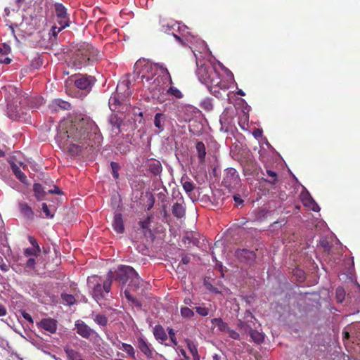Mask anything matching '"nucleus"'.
I'll list each match as a JSON object with an SVG mask.
<instances>
[{
  "instance_id": "obj_34",
  "label": "nucleus",
  "mask_w": 360,
  "mask_h": 360,
  "mask_svg": "<svg viewBox=\"0 0 360 360\" xmlns=\"http://www.w3.org/2000/svg\"><path fill=\"white\" fill-rule=\"evenodd\" d=\"M302 202L304 206L308 207L309 209L314 212H318L319 210V205L315 202V201L311 198H303Z\"/></svg>"
},
{
  "instance_id": "obj_59",
  "label": "nucleus",
  "mask_w": 360,
  "mask_h": 360,
  "mask_svg": "<svg viewBox=\"0 0 360 360\" xmlns=\"http://www.w3.org/2000/svg\"><path fill=\"white\" fill-rule=\"evenodd\" d=\"M191 261V257L187 254H182L181 255V262L184 264H188Z\"/></svg>"
},
{
  "instance_id": "obj_58",
  "label": "nucleus",
  "mask_w": 360,
  "mask_h": 360,
  "mask_svg": "<svg viewBox=\"0 0 360 360\" xmlns=\"http://www.w3.org/2000/svg\"><path fill=\"white\" fill-rule=\"evenodd\" d=\"M160 24L162 25L165 31L169 30L172 27V25H170L169 22H165V19H162L161 16H160Z\"/></svg>"
},
{
  "instance_id": "obj_27",
  "label": "nucleus",
  "mask_w": 360,
  "mask_h": 360,
  "mask_svg": "<svg viewBox=\"0 0 360 360\" xmlns=\"http://www.w3.org/2000/svg\"><path fill=\"white\" fill-rule=\"evenodd\" d=\"M11 168L15 177L22 183L27 181L26 175L20 170V167L14 162L11 163Z\"/></svg>"
},
{
  "instance_id": "obj_51",
  "label": "nucleus",
  "mask_w": 360,
  "mask_h": 360,
  "mask_svg": "<svg viewBox=\"0 0 360 360\" xmlns=\"http://www.w3.org/2000/svg\"><path fill=\"white\" fill-rule=\"evenodd\" d=\"M40 252H38L37 249L35 248H26L24 251V255L26 256V257H29V256H31V255H35V256H37L38 254Z\"/></svg>"
},
{
  "instance_id": "obj_55",
  "label": "nucleus",
  "mask_w": 360,
  "mask_h": 360,
  "mask_svg": "<svg viewBox=\"0 0 360 360\" xmlns=\"http://www.w3.org/2000/svg\"><path fill=\"white\" fill-rule=\"evenodd\" d=\"M41 209H42L43 212H44V214H46V217H49V218L53 217L54 214L51 212L46 203H44V202L42 203Z\"/></svg>"
},
{
  "instance_id": "obj_15",
  "label": "nucleus",
  "mask_w": 360,
  "mask_h": 360,
  "mask_svg": "<svg viewBox=\"0 0 360 360\" xmlns=\"http://www.w3.org/2000/svg\"><path fill=\"white\" fill-rule=\"evenodd\" d=\"M137 347L143 353L147 358H152L153 355V349L150 343L146 342L143 338L139 337L136 342Z\"/></svg>"
},
{
  "instance_id": "obj_30",
  "label": "nucleus",
  "mask_w": 360,
  "mask_h": 360,
  "mask_svg": "<svg viewBox=\"0 0 360 360\" xmlns=\"http://www.w3.org/2000/svg\"><path fill=\"white\" fill-rule=\"evenodd\" d=\"M248 333L255 343L259 344L264 341V335L257 330L252 329V326L249 329Z\"/></svg>"
},
{
  "instance_id": "obj_31",
  "label": "nucleus",
  "mask_w": 360,
  "mask_h": 360,
  "mask_svg": "<svg viewBox=\"0 0 360 360\" xmlns=\"http://www.w3.org/2000/svg\"><path fill=\"white\" fill-rule=\"evenodd\" d=\"M185 342L186 343L187 348L193 355L194 359H199L197 345L193 341L189 339H186Z\"/></svg>"
},
{
  "instance_id": "obj_33",
  "label": "nucleus",
  "mask_w": 360,
  "mask_h": 360,
  "mask_svg": "<svg viewBox=\"0 0 360 360\" xmlns=\"http://www.w3.org/2000/svg\"><path fill=\"white\" fill-rule=\"evenodd\" d=\"M302 202L304 206L308 207L309 209L314 212H318L319 210V205L315 202V201L311 198H303Z\"/></svg>"
},
{
  "instance_id": "obj_64",
  "label": "nucleus",
  "mask_w": 360,
  "mask_h": 360,
  "mask_svg": "<svg viewBox=\"0 0 360 360\" xmlns=\"http://www.w3.org/2000/svg\"><path fill=\"white\" fill-rule=\"evenodd\" d=\"M6 314V308L3 304H0V316H4Z\"/></svg>"
},
{
  "instance_id": "obj_9",
  "label": "nucleus",
  "mask_w": 360,
  "mask_h": 360,
  "mask_svg": "<svg viewBox=\"0 0 360 360\" xmlns=\"http://www.w3.org/2000/svg\"><path fill=\"white\" fill-rule=\"evenodd\" d=\"M143 84L148 89L151 93L160 91L162 79L159 75L150 77L149 75L141 76Z\"/></svg>"
},
{
  "instance_id": "obj_35",
  "label": "nucleus",
  "mask_w": 360,
  "mask_h": 360,
  "mask_svg": "<svg viewBox=\"0 0 360 360\" xmlns=\"http://www.w3.org/2000/svg\"><path fill=\"white\" fill-rule=\"evenodd\" d=\"M20 212L27 217L33 216V211L32 208L26 202H20L19 204Z\"/></svg>"
},
{
  "instance_id": "obj_22",
  "label": "nucleus",
  "mask_w": 360,
  "mask_h": 360,
  "mask_svg": "<svg viewBox=\"0 0 360 360\" xmlns=\"http://www.w3.org/2000/svg\"><path fill=\"white\" fill-rule=\"evenodd\" d=\"M236 256L240 260L247 261L253 259L255 255L252 251H250L246 249H241L236 251Z\"/></svg>"
},
{
  "instance_id": "obj_37",
  "label": "nucleus",
  "mask_w": 360,
  "mask_h": 360,
  "mask_svg": "<svg viewBox=\"0 0 360 360\" xmlns=\"http://www.w3.org/2000/svg\"><path fill=\"white\" fill-rule=\"evenodd\" d=\"M200 106L206 111H211L213 110L212 100L211 98H206L201 101Z\"/></svg>"
},
{
  "instance_id": "obj_40",
  "label": "nucleus",
  "mask_w": 360,
  "mask_h": 360,
  "mask_svg": "<svg viewBox=\"0 0 360 360\" xmlns=\"http://www.w3.org/2000/svg\"><path fill=\"white\" fill-rule=\"evenodd\" d=\"M195 315L194 311L187 307H183L181 308V316L185 319H191Z\"/></svg>"
},
{
  "instance_id": "obj_14",
  "label": "nucleus",
  "mask_w": 360,
  "mask_h": 360,
  "mask_svg": "<svg viewBox=\"0 0 360 360\" xmlns=\"http://www.w3.org/2000/svg\"><path fill=\"white\" fill-rule=\"evenodd\" d=\"M123 120L122 118L118 117L115 114H112L110 115L109 118V124H110V131L112 136H117L121 130V126L122 124Z\"/></svg>"
},
{
  "instance_id": "obj_57",
  "label": "nucleus",
  "mask_w": 360,
  "mask_h": 360,
  "mask_svg": "<svg viewBox=\"0 0 360 360\" xmlns=\"http://www.w3.org/2000/svg\"><path fill=\"white\" fill-rule=\"evenodd\" d=\"M28 240H29V242L33 245V248L37 249L38 252H41V248H40L39 245H38L37 241L36 240V239L34 237L30 236L28 237Z\"/></svg>"
},
{
  "instance_id": "obj_23",
  "label": "nucleus",
  "mask_w": 360,
  "mask_h": 360,
  "mask_svg": "<svg viewBox=\"0 0 360 360\" xmlns=\"http://www.w3.org/2000/svg\"><path fill=\"white\" fill-rule=\"evenodd\" d=\"M198 158L200 163H205L206 156V148L203 142L198 141L195 144Z\"/></svg>"
},
{
  "instance_id": "obj_1",
  "label": "nucleus",
  "mask_w": 360,
  "mask_h": 360,
  "mask_svg": "<svg viewBox=\"0 0 360 360\" xmlns=\"http://www.w3.org/2000/svg\"><path fill=\"white\" fill-rule=\"evenodd\" d=\"M103 139L96 123L88 117H75L62 122L56 136L60 146L66 148L74 155L84 149L98 146Z\"/></svg>"
},
{
  "instance_id": "obj_54",
  "label": "nucleus",
  "mask_w": 360,
  "mask_h": 360,
  "mask_svg": "<svg viewBox=\"0 0 360 360\" xmlns=\"http://www.w3.org/2000/svg\"><path fill=\"white\" fill-rule=\"evenodd\" d=\"M226 333L229 334V338L233 340H240V334L237 331L231 329V328H229V331H227Z\"/></svg>"
},
{
  "instance_id": "obj_29",
  "label": "nucleus",
  "mask_w": 360,
  "mask_h": 360,
  "mask_svg": "<svg viewBox=\"0 0 360 360\" xmlns=\"http://www.w3.org/2000/svg\"><path fill=\"white\" fill-rule=\"evenodd\" d=\"M64 350L67 355L68 360H82L83 359L79 352H77L69 347H66Z\"/></svg>"
},
{
  "instance_id": "obj_52",
  "label": "nucleus",
  "mask_w": 360,
  "mask_h": 360,
  "mask_svg": "<svg viewBox=\"0 0 360 360\" xmlns=\"http://www.w3.org/2000/svg\"><path fill=\"white\" fill-rule=\"evenodd\" d=\"M131 289H130L129 288V289H126L124 290V296L129 301V302H131L133 303H136L137 302V300L136 299L135 297H134L131 293H130V290Z\"/></svg>"
},
{
  "instance_id": "obj_13",
  "label": "nucleus",
  "mask_w": 360,
  "mask_h": 360,
  "mask_svg": "<svg viewBox=\"0 0 360 360\" xmlns=\"http://www.w3.org/2000/svg\"><path fill=\"white\" fill-rule=\"evenodd\" d=\"M37 326L50 333H55L57 330V321L51 318L42 319Z\"/></svg>"
},
{
  "instance_id": "obj_2",
  "label": "nucleus",
  "mask_w": 360,
  "mask_h": 360,
  "mask_svg": "<svg viewBox=\"0 0 360 360\" xmlns=\"http://www.w3.org/2000/svg\"><path fill=\"white\" fill-rule=\"evenodd\" d=\"M101 58V55L97 49L91 44L84 42L77 45L75 50L72 53L69 65L76 70H81L92 65Z\"/></svg>"
},
{
  "instance_id": "obj_21",
  "label": "nucleus",
  "mask_w": 360,
  "mask_h": 360,
  "mask_svg": "<svg viewBox=\"0 0 360 360\" xmlns=\"http://www.w3.org/2000/svg\"><path fill=\"white\" fill-rule=\"evenodd\" d=\"M125 98H124L123 96H121L120 95V96H117V94H115V96H111L109 99V106H110V108L111 109V110H112V111L119 110V109L117 108V106L122 105L125 101Z\"/></svg>"
},
{
  "instance_id": "obj_49",
  "label": "nucleus",
  "mask_w": 360,
  "mask_h": 360,
  "mask_svg": "<svg viewBox=\"0 0 360 360\" xmlns=\"http://www.w3.org/2000/svg\"><path fill=\"white\" fill-rule=\"evenodd\" d=\"M285 223H286V221H285V219H282L279 221H274V223H272L271 224L270 227L273 230H276V229L281 228L283 225L285 224Z\"/></svg>"
},
{
  "instance_id": "obj_38",
  "label": "nucleus",
  "mask_w": 360,
  "mask_h": 360,
  "mask_svg": "<svg viewBox=\"0 0 360 360\" xmlns=\"http://www.w3.org/2000/svg\"><path fill=\"white\" fill-rule=\"evenodd\" d=\"M121 349L124 350L131 358H136L134 348L131 345L127 343H122Z\"/></svg>"
},
{
  "instance_id": "obj_50",
  "label": "nucleus",
  "mask_w": 360,
  "mask_h": 360,
  "mask_svg": "<svg viewBox=\"0 0 360 360\" xmlns=\"http://www.w3.org/2000/svg\"><path fill=\"white\" fill-rule=\"evenodd\" d=\"M167 330H168V334L169 335V339H170L171 342L173 343V345L174 346H176L178 344V342L176 340V338L175 336V332H174V329L172 328H168Z\"/></svg>"
},
{
  "instance_id": "obj_32",
  "label": "nucleus",
  "mask_w": 360,
  "mask_h": 360,
  "mask_svg": "<svg viewBox=\"0 0 360 360\" xmlns=\"http://www.w3.org/2000/svg\"><path fill=\"white\" fill-rule=\"evenodd\" d=\"M93 319L96 323L101 327H105L108 324V318L101 314H92Z\"/></svg>"
},
{
  "instance_id": "obj_26",
  "label": "nucleus",
  "mask_w": 360,
  "mask_h": 360,
  "mask_svg": "<svg viewBox=\"0 0 360 360\" xmlns=\"http://www.w3.org/2000/svg\"><path fill=\"white\" fill-rule=\"evenodd\" d=\"M211 323L214 326H217L218 330L222 333H226L230 328L228 323L224 322L221 318H214L211 320Z\"/></svg>"
},
{
  "instance_id": "obj_60",
  "label": "nucleus",
  "mask_w": 360,
  "mask_h": 360,
  "mask_svg": "<svg viewBox=\"0 0 360 360\" xmlns=\"http://www.w3.org/2000/svg\"><path fill=\"white\" fill-rule=\"evenodd\" d=\"M217 86H212L210 88H207L216 97H219L220 91L219 89H217Z\"/></svg>"
},
{
  "instance_id": "obj_11",
  "label": "nucleus",
  "mask_w": 360,
  "mask_h": 360,
  "mask_svg": "<svg viewBox=\"0 0 360 360\" xmlns=\"http://www.w3.org/2000/svg\"><path fill=\"white\" fill-rule=\"evenodd\" d=\"M54 7L58 24L62 26V28L68 27L70 25V19L66 8L60 3L55 4Z\"/></svg>"
},
{
  "instance_id": "obj_43",
  "label": "nucleus",
  "mask_w": 360,
  "mask_h": 360,
  "mask_svg": "<svg viewBox=\"0 0 360 360\" xmlns=\"http://www.w3.org/2000/svg\"><path fill=\"white\" fill-rule=\"evenodd\" d=\"M252 324L250 323H248L246 320L238 319L237 326L239 328L243 330L245 332L248 333L249 329L252 326Z\"/></svg>"
},
{
  "instance_id": "obj_44",
  "label": "nucleus",
  "mask_w": 360,
  "mask_h": 360,
  "mask_svg": "<svg viewBox=\"0 0 360 360\" xmlns=\"http://www.w3.org/2000/svg\"><path fill=\"white\" fill-rule=\"evenodd\" d=\"M112 174L115 179H117L119 178V170L120 169V166L117 162H111L110 163Z\"/></svg>"
},
{
  "instance_id": "obj_24",
  "label": "nucleus",
  "mask_w": 360,
  "mask_h": 360,
  "mask_svg": "<svg viewBox=\"0 0 360 360\" xmlns=\"http://www.w3.org/2000/svg\"><path fill=\"white\" fill-rule=\"evenodd\" d=\"M172 214L178 218L181 219L184 217L186 214V209L182 203L176 202L173 205L172 207Z\"/></svg>"
},
{
  "instance_id": "obj_16",
  "label": "nucleus",
  "mask_w": 360,
  "mask_h": 360,
  "mask_svg": "<svg viewBox=\"0 0 360 360\" xmlns=\"http://www.w3.org/2000/svg\"><path fill=\"white\" fill-rule=\"evenodd\" d=\"M128 81H122L118 83L116 88V94L124 98H128L131 95V91L129 89Z\"/></svg>"
},
{
  "instance_id": "obj_17",
  "label": "nucleus",
  "mask_w": 360,
  "mask_h": 360,
  "mask_svg": "<svg viewBox=\"0 0 360 360\" xmlns=\"http://www.w3.org/2000/svg\"><path fill=\"white\" fill-rule=\"evenodd\" d=\"M148 170L155 176L160 175L162 171L161 162L157 160H151L146 165Z\"/></svg>"
},
{
  "instance_id": "obj_45",
  "label": "nucleus",
  "mask_w": 360,
  "mask_h": 360,
  "mask_svg": "<svg viewBox=\"0 0 360 360\" xmlns=\"http://www.w3.org/2000/svg\"><path fill=\"white\" fill-rule=\"evenodd\" d=\"M167 94L174 96L176 98H181L183 97V94L181 92V91L174 86H170L167 90Z\"/></svg>"
},
{
  "instance_id": "obj_39",
  "label": "nucleus",
  "mask_w": 360,
  "mask_h": 360,
  "mask_svg": "<svg viewBox=\"0 0 360 360\" xmlns=\"http://www.w3.org/2000/svg\"><path fill=\"white\" fill-rule=\"evenodd\" d=\"M61 299L63 301V302L66 303V304L69 306L74 304L76 302V300L72 295L67 293H62Z\"/></svg>"
},
{
  "instance_id": "obj_4",
  "label": "nucleus",
  "mask_w": 360,
  "mask_h": 360,
  "mask_svg": "<svg viewBox=\"0 0 360 360\" xmlns=\"http://www.w3.org/2000/svg\"><path fill=\"white\" fill-rule=\"evenodd\" d=\"M196 74L199 80L207 88L217 86L221 81L219 74L210 64H202L198 66Z\"/></svg>"
},
{
  "instance_id": "obj_61",
  "label": "nucleus",
  "mask_w": 360,
  "mask_h": 360,
  "mask_svg": "<svg viewBox=\"0 0 360 360\" xmlns=\"http://www.w3.org/2000/svg\"><path fill=\"white\" fill-rule=\"evenodd\" d=\"M63 29L64 28H62V26H60V27L53 26L51 29L52 35L56 37L57 34Z\"/></svg>"
},
{
  "instance_id": "obj_36",
  "label": "nucleus",
  "mask_w": 360,
  "mask_h": 360,
  "mask_svg": "<svg viewBox=\"0 0 360 360\" xmlns=\"http://www.w3.org/2000/svg\"><path fill=\"white\" fill-rule=\"evenodd\" d=\"M182 242L186 245H190V244H193V245H197L198 243V240L195 238L193 237V235L192 233H186V235L183 237L182 238Z\"/></svg>"
},
{
  "instance_id": "obj_20",
  "label": "nucleus",
  "mask_w": 360,
  "mask_h": 360,
  "mask_svg": "<svg viewBox=\"0 0 360 360\" xmlns=\"http://www.w3.org/2000/svg\"><path fill=\"white\" fill-rule=\"evenodd\" d=\"M180 182L183 186L184 190L188 195H190L191 193L195 188V184L186 175H184L181 177Z\"/></svg>"
},
{
  "instance_id": "obj_53",
  "label": "nucleus",
  "mask_w": 360,
  "mask_h": 360,
  "mask_svg": "<svg viewBox=\"0 0 360 360\" xmlns=\"http://www.w3.org/2000/svg\"><path fill=\"white\" fill-rule=\"evenodd\" d=\"M244 319L246 320L248 323H250L253 326L255 325V323L253 321V320H255V317L249 310H247L245 311Z\"/></svg>"
},
{
  "instance_id": "obj_18",
  "label": "nucleus",
  "mask_w": 360,
  "mask_h": 360,
  "mask_svg": "<svg viewBox=\"0 0 360 360\" xmlns=\"http://www.w3.org/2000/svg\"><path fill=\"white\" fill-rule=\"evenodd\" d=\"M49 106L53 110L57 111L59 110H69L71 105L68 101L57 98L54 99Z\"/></svg>"
},
{
  "instance_id": "obj_3",
  "label": "nucleus",
  "mask_w": 360,
  "mask_h": 360,
  "mask_svg": "<svg viewBox=\"0 0 360 360\" xmlns=\"http://www.w3.org/2000/svg\"><path fill=\"white\" fill-rule=\"evenodd\" d=\"M113 279L122 283L123 285L129 282V288L132 290L139 289L142 279L134 268L129 266L120 265L113 274Z\"/></svg>"
},
{
  "instance_id": "obj_7",
  "label": "nucleus",
  "mask_w": 360,
  "mask_h": 360,
  "mask_svg": "<svg viewBox=\"0 0 360 360\" xmlns=\"http://www.w3.org/2000/svg\"><path fill=\"white\" fill-rule=\"evenodd\" d=\"M240 179L237 171L234 168L225 169L222 180V185L229 190L236 189L240 186Z\"/></svg>"
},
{
  "instance_id": "obj_47",
  "label": "nucleus",
  "mask_w": 360,
  "mask_h": 360,
  "mask_svg": "<svg viewBox=\"0 0 360 360\" xmlns=\"http://www.w3.org/2000/svg\"><path fill=\"white\" fill-rule=\"evenodd\" d=\"M336 299L338 302H342L345 297V292L343 288H338L336 289Z\"/></svg>"
},
{
  "instance_id": "obj_10",
  "label": "nucleus",
  "mask_w": 360,
  "mask_h": 360,
  "mask_svg": "<svg viewBox=\"0 0 360 360\" xmlns=\"http://www.w3.org/2000/svg\"><path fill=\"white\" fill-rule=\"evenodd\" d=\"M33 191L34 195L37 200H41L44 199L46 193L51 194H61L62 191L56 185H53V189H46V186H42L40 184H34L33 185Z\"/></svg>"
},
{
  "instance_id": "obj_25",
  "label": "nucleus",
  "mask_w": 360,
  "mask_h": 360,
  "mask_svg": "<svg viewBox=\"0 0 360 360\" xmlns=\"http://www.w3.org/2000/svg\"><path fill=\"white\" fill-rule=\"evenodd\" d=\"M153 335L156 340L162 342L167 340V335L165 329L160 325H156L153 328Z\"/></svg>"
},
{
  "instance_id": "obj_5",
  "label": "nucleus",
  "mask_w": 360,
  "mask_h": 360,
  "mask_svg": "<svg viewBox=\"0 0 360 360\" xmlns=\"http://www.w3.org/2000/svg\"><path fill=\"white\" fill-rule=\"evenodd\" d=\"M94 77L86 75H75L69 77L65 82L66 90L68 91V86L74 84V85L80 90L89 92L94 84Z\"/></svg>"
},
{
  "instance_id": "obj_41",
  "label": "nucleus",
  "mask_w": 360,
  "mask_h": 360,
  "mask_svg": "<svg viewBox=\"0 0 360 360\" xmlns=\"http://www.w3.org/2000/svg\"><path fill=\"white\" fill-rule=\"evenodd\" d=\"M196 313L201 316H207L210 314L211 309L209 307L198 306L193 307Z\"/></svg>"
},
{
  "instance_id": "obj_6",
  "label": "nucleus",
  "mask_w": 360,
  "mask_h": 360,
  "mask_svg": "<svg viewBox=\"0 0 360 360\" xmlns=\"http://www.w3.org/2000/svg\"><path fill=\"white\" fill-rule=\"evenodd\" d=\"M113 279V272L110 270L108 273L107 279L103 284L97 283L92 289L93 297L98 302L105 298V294H108L111 289L112 281Z\"/></svg>"
},
{
  "instance_id": "obj_12",
  "label": "nucleus",
  "mask_w": 360,
  "mask_h": 360,
  "mask_svg": "<svg viewBox=\"0 0 360 360\" xmlns=\"http://www.w3.org/2000/svg\"><path fill=\"white\" fill-rule=\"evenodd\" d=\"M158 64L153 65L150 63L139 60L136 63L135 67L136 68L141 67V69L140 70L139 75L141 76L149 75L152 77H155L157 75V66Z\"/></svg>"
},
{
  "instance_id": "obj_63",
  "label": "nucleus",
  "mask_w": 360,
  "mask_h": 360,
  "mask_svg": "<svg viewBox=\"0 0 360 360\" xmlns=\"http://www.w3.org/2000/svg\"><path fill=\"white\" fill-rule=\"evenodd\" d=\"M27 266L29 267V268H34V265H35V259L34 258H30L27 261V264H26Z\"/></svg>"
},
{
  "instance_id": "obj_48",
  "label": "nucleus",
  "mask_w": 360,
  "mask_h": 360,
  "mask_svg": "<svg viewBox=\"0 0 360 360\" xmlns=\"http://www.w3.org/2000/svg\"><path fill=\"white\" fill-rule=\"evenodd\" d=\"M266 173H267L269 177H270V179L266 180V181L269 183L271 184H275V183L277 181V174H276V172H274L272 170L267 169L266 170Z\"/></svg>"
},
{
  "instance_id": "obj_46",
  "label": "nucleus",
  "mask_w": 360,
  "mask_h": 360,
  "mask_svg": "<svg viewBox=\"0 0 360 360\" xmlns=\"http://www.w3.org/2000/svg\"><path fill=\"white\" fill-rule=\"evenodd\" d=\"M151 219L152 217L148 216L144 221H139V225L143 230H148L150 231L149 226L150 224Z\"/></svg>"
},
{
  "instance_id": "obj_8",
  "label": "nucleus",
  "mask_w": 360,
  "mask_h": 360,
  "mask_svg": "<svg viewBox=\"0 0 360 360\" xmlns=\"http://www.w3.org/2000/svg\"><path fill=\"white\" fill-rule=\"evenodd\" d=\"M75 330L77 333L82 338L91 340V338L97 335L96 332L91 328L84 321L82 320H77L75 323Z\"/></svg>"
},
{
  "instance_id": "obj_42",
  "label": "nucleus",
  "mask_w": 360,
  "mask_h": 360,
  "mask_svg": "<svg viewBox=\"0 0 360 360\" xmlns=\"http://www.w3.org/2000/svg\"><path fill=\"white\" fill-rule=\"evenodd\" d=\"M22 97H23V98H22L20 97V100L19 101L20 105H27L30 108H34V107H38V105H41L42 103V98H36V100L37 101L38 105H34L32 104H30L29 103L28 101H30V98H28L27 97H25L24 95H22Z\"/></svg>"
},
{
  "instance_id": "obj_56",
  "label": "nucleus",
  "mask_w": 360,
  "mask_h": 360,
  "mask_svg": "<svg viewBox=\"0 0 360 360\" xmlns=\"http://www.w3.org/2000/svg\"><path fill=\"white\" fill-rule=\"evenodd\" d=\"M11 52V47L6 44H3L0 45V53L3 55H7Z\"/></svg>"
},
{
  "instance_id": "obj_19",
  "label": "nucleus",
  "mask_w": 360,
  "mask_h": 360,
  "mask_svg": "<svg viewBox=\"0 0 360 360\" xmlns=\"http://www.w3.org/2000/svg\"><path fill=\"white\" fill-rule=\"evenodd\" d=\"M112 227L117 233H123L124 231V225L122 219V214L117 213L114 217L112 221Z\"/></svg>"
},
{
  "instance_id": "obj_28",
  "label": "nucleus",
  "mask_w": 360,
  "mask_h": 360,
  "mask_svg": "<svg viewBox=\"0 0 360 360\" xmlns=\"http://www.w3.org/2000/svg\"><path fill=\"white\" fill-rule=\"evenodd\" d=\"M166 120V117L163 113H156L154 117V125L159 129L160 131L164 130V124Z\"/></svg>"
},
{
  "instance_id": "obj_62",
  "label": "nucleus",
  "mask_w": 360,
  "mask_h": 360,
  "mask_svg": "<svg viewBox=\"0 0 360 360\" xmlns=\"http://www.w3.org/2000/svg\"><path fill=\"white\" fill-rule=\"evenodd\" d=\"M21 314H22V317H23L25 320H27L28 322H30V323H33V322H34V321H33V319H32V316H31V315H30V314L27 313V312H26V311H22V313H21Z\"/></svg>"
}]
</instances>
